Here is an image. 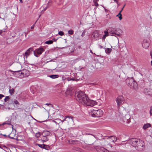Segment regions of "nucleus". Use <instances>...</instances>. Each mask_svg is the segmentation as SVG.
I'll return each mask as SVG.
<instances>
[{"mask_svg": "<svg viewBox=\"0 0 152 152\" xmlns=\"http://www.w3.org/2000/svg\"><path fill=\"white\" fill-rule=\"evenodd\" d=\"M77 99L79 103L84 105L93 106L96 104L97 102L91 100L85 93L82 91H79L76 94Z\"/></svg>", "mask_w": 152, "mask_h": 152, "instance_id": "1", "label": "nucleus"}, {"mask_svg": "<svg viewBox=\"0 0 152 152\" xmlns=\"http://www.w3.org/2000/svg\"><path fill=\"white\" fill-rule=\"evenodd\" d=\"M103 114V111L100 109H99L96 110H93L91 111V113H90L91 115L94 117H101L102 116Z\"/></svg>", "mask_w": 152, "mask_h": 152, "instance_id": "2", "label": "nucleus"}, {"mask_svg": "<svg viewBox=\"0 0 152 152\" xmlns=\"http://www.w3.org/2000/svg\"><path fill=\"white\" fill-rule=\"evenodd\" d=\"M50 132L47 130H45L42 133V137H41V140L43 142H45L48 141V136L50 135Z\"/></svg>", "mask_w": 152, "mask_h": 152, "instance_id": "3", "label": "nucleus"}, {"mask_svg": "<svg viewBox=\"0 0 152 152\" xmlns=\"http://www.w3.org/2000/svg\"><path fill=\"white\" fill-rule=\"evenodd\" d=\"M44 51V50L43 48H39L35 50L34 51V54L35 56L38 57L39 55H41Z\"/></svg>", "mask_w": 152, "mask_h": 152, "instance_id": "4", "label": "nucleus"}, {"mask_svg": "<svg viewBox=\"0 0 152 152\" xmlns=\"http://www.w3.org/2000/svg\"><path fill=\"white\" fill-rule=\"evenodd\" d=\"M124 98L122 96H118L116 100L117 105L118 106H120L124 102Z\"/></svg>", "mask_w": 152, "mask_h": 152, "instance_id": "5", "label": "nucleus"}, {"mask_svg": "<svg viewBox=\"0 0 152 152\" xmlns=\"http://www.w3.org/2000/svg\"><path fill=\"white\" fill-rule=\"evenodd\" d=\"M149 42L148 40L147 39H144L142 43V47L145 49H147L149 46Z\"/></svg>", "mask_w": 152, "mask_h": 152, "instance_id": "6", "label": "nucleus"}, {"mask_svg": "<svg viewBox=\"0 0 152 152\" xmlns=\"http://www.w3.org/2000/svg\"><path fill=\"white\" fill-rule=\"evenodd\" d=\"M64 120L67 122L68 124L72 123L73 122V117L70 116H66L64 118Z\"/></svg>", "mask_w": 152, "mask_h": 152, "instance_id": "7", "label": "nucleus"}, {"mask_svg": "<svg viewBox=\"0 0 152 152\" xmlns=\"http://www.w3.org/2000/svg\"><path fill=\"white\" fill-rule=\"evenodd\" d=\"M126 83L128 86L130 87H132L133 83V77L127 78L126 80Z\"/></svg>", "mask_w": 152, "mask_h": 152, "instance_id": "8", "label": "nucleus"}, {"mask_svg": "<svg viewBox=\"0 0 152 152\" xmlns=\"http://www.w3.org/2000/svg\"><path fill=\"white\" fill-rule=\"evenodd\" d=\"M144 146L143 143H138L137 144V145H136L135 148L139 151H142L144 150Z\"/></svg>", "mask_w": 152, "mask_h": 152, "instance_id": "9", "label": "nucleus"}, {"mask_svg": "<svg viewBox=\"0 0 152 152\" xmlns=\"http://www.w3.org/2000/svg\"><path fill=\"white\" fill-rule=\"evenodd\" d=\"M117 140V138L115 136H111L108 137L107 138V141L110 142H115Z\"/></svg>", "mask_w": 152, "mask_h": 152, "instance_id": "10", "label": "nucleus"}, {"mask_svg": "<svg viewBox=\"0 0 152 152\" xmlns=\"http://www.w3.org/2000/svg\"><path fill=\"white\" fill-rule=\"evenodd\" d=\"M21 72L23 75L24 77H28L29 75V72L28 70L26 69H23Z\"/></svg>", "mask_w": 152, "mask_h": 152, "instance_id": "11", "label": "nucleus"}, {"mask_svg": "<svg viewBox=\"0 0 152 152\" xmlns=\"http://www.w3.org/2000/svg\"><path fill=\"white\" fill-rule=\"evenodd\" d=\"M143 92L146 95L151 96L152 95V93L150 91V89L147 88H145L144 89Z\"/></svg>", "mask_w": 152, "mask_h": 152, "instance_id": "12", "label": "nucleus"}, {"mask_svg": "<svg viewBox=\"0 0 152 152\" xmlns=\"http://www.w3.org/2000/svg\"><path fill=\"white\" fill-rule=\"evenodd\" d=\"M20 71H18L15 72V76L16 77L20 78H22L24 77L21 72H19Z\"/></svg>", "mask_w": 152, "mask_h": 152, "instance_id": "13", "label": "nucleus"}, {"mask_svg": "<svg viewBox=\"0 0 152 152\" xmlns=\"http://www.w3.org/2000/svg\"><path fill=\"white\" fill-rule=\"evenodd\" d=\"M33 50V48H31L26 50L25 53V55L26 57L30 55Z\"/></svg>", "mask_w": 152, "mask_h": 152, "instance_id": "14", "label": "nucleus"}, {"mask_svg": "<svg viewBox=\"0 0 152 152\" xmlns=\"http://www.w3.org/2000/svg\"><path fill=\"white\" fill-rule=\"evenodd\" d=\"M109 33L110 34H114L118 36H120V34L117 33L116 30L113 28L111 29V31L109 32Z\"/></svg>", "mask_w": 152, "mask_h": 152, "instance_id": "15", "label": "nucleus"}, {"mask_svg": "<svg viewBox=\"0 0 152 152\" xmlns=\"http://www.w3.org/2000/svg\"><path fill=\"white\" fill-rule=\"evenodd\" d=\"M104 34L103 35L102 38V39L104 40L106 37L108 36L109 35L108 34V31H104Z\"/></svg>", "mask_w": 152, "mask_h": 152, "instance_id": "16", "label": "nucleus"}, {"mask_svg": "<svg viewBox=\"0 0 152 152\" xmlns=\"http://www.w3.org/2000/svg\"><path fill=\"white\" fill-rule=\"evenodd\" d=\"M151 124L149 123H147L145 124L143 126V129L145 130L147 128L150 127H151Z\"/></svg>", "mask_w": 152, "mask_h": 152, "instance_id": "17", "label": "nucleus"}, {"mask_svg": "<svg viewBox=\"0 0 152 152\" xmlns=\"http://www.w3.org/2000/svg\"><path fill=\"white\" fill-rule=\"evenodd\" d=\"M123 123L124 124H129L130 123V121L129 120L125 118H123Z\"/></svg>", "mask_w": 152, "mask_h": 152, "instance_id": "18", "label": "nucleus"}, {"mask_svg": "<svg viewBox=\"0 0 152 152\" xmlns=\"http://www.w3.org/2000/svg\"><path fill=\"white\" fill-rule=\"evenodd\" d=\"M104 49L105 50V53L108 54H109L110 53L112 50V49L109 48H104Z\"/></svg>", "mask_w": 152, "mask_h": 152, "instance_id": "19", "label": "nucleus"}, {"mask_svg": "<svg viewBox=\"0 0 152 152\" xmlns=\"http://www.w3.org/2000/svg\"><path fill=\"white\" fill-rule=\"evenodd\" d=\"M15 134L13 132H12L9 135V137L10 138L13 139L15 136Z\"/></svg>", "mask_w": 152, "mask_h": 152, "instance_id": "20", "label": "nucleus"}, {"mask_svg": "<svg viewBox=\"0 0 152 152\" xmlns=\"http://www.w3.org/2000/svg\"><path fill=\"white\" fill-rule=\"evenodd\" d=\"M134 89H137L138 88V85L136 82L134 80Z\"/></svg>", "mask_w": 152, "mask_h": 152, "instance_id": "21", "label": "nucleus"}, {"mask_svg": "<svg viewBox=\"0 0 152 152\" xmlns=\"http://www.w3.org/2000/svg\"><path fill=\"white\" fill-rule=\"evenodd\" d=\"M35 136L37 137H40L41 138V137H42V133L40 132H38L36 133Z\"/></svg>", "mask_w": 152, "mask_h": 152, "instance_id": "22", "label": "nucleus"}, {"mask_svg": "<svg viewBox=\"0 0 152 152\" xmlns=\"http://www.w3.org/2000/svg\"><path fill=\"white\" fill-rule=\"evenodd\" d=\"M92 36L94 38L97 37H98V33L96 31H94L92 34Z\"/></svg>", "mask_w": 152, "mask_h": 152, "instance_id": "23", "label": "nucleus"}, {"mask_svg": "<svg viewBox=\"0 0 152 152\" xmlns=\"http://www.w3.org/2000/svg\"><path fill=\"white\" fill-rule=\"evenodd\" d=\"M59 76L58 75H51L49 76V77L52 79H55L57 78Z\"/></svg>", "mask_w": 152, "mask_h": 152, "instance_id": "24", "label": "nucleus"}, {"mask_svg": "<svg viewBox=\"0 0 152 152\" xmlns=\"http://www.w3.org/2000/svg\"><path fill=\"white\" fill-rule=\"evenodd\" d=\"M50 148V147L49 145L44 144L43 145V148L45 149L46 150L49 149Z\"/></svg>", "mask_w": 152, "mask_h": 152, "instance_id": "25", "label": "nucleus"}, {"mask_svg": "<svg viewBox=\"0 0 152 152\" xmlns=\"http://www.w3.org/2000/svg\"><path fill=\"white\" fill-rule=\"evenodd\" d=\"M53 40H49L45 42V43L46 44H50L53 43Z\"/></svg>", "mask_w": 152, "mask_h": 152, "instance_id": "26", "label": "nucleus"}, {"mask_svg": "<svg viewBox=\"0 0 152 152\" xmlns=\"http://www.w3.org/2000/svg\"><path fill=\"white\" fill-rule=\"evenodd\" d=\"M14 89L13 88L9 89V93L11 94H14Z\"/></svg>", "mask_w": 152, "mask_h": 152, "instance_id": "27", "label": "nucleus"}, {"mask_svg": "<svg viewBox=\"0 0 152 152\" xmlns=\"http://www.w3.org/2000/svg\"><path fill=\"white\" fill-rule=\"evenodd\" d=\"M10 99V97L9 96H6L4 100L5 102H6L8 101H9Z\"/></svg>", "mask_w": 152, "mask_h": 152, "instance_id": "28", "label": "nucleus"}, {"mask_svg": "<svg viewBox=\"0 0 152 152\" xmlns=\"http://www.w3.org/2000/svg\"><path fill=\"white\" fill-rule=\"evenodd\" d=\"M13 103L16 105H19L20 104L19 102L16 99H15L14 100Z\"/></svg>", "mask_w": 152, "mask_h": 152, "instance_id": "29", "label": "nucleus"}, {"mask_svg": "<svg viewBox=\"0 0 152 152\" xmlns=\"http://www.w3.org/2000/svg\"><path fill=\"white\" fill-rule=\"evenodd\" d=\"M4 124L11 125V123L9 121H6L2 124V125H3Z\"/></svg>", "mask_w": 152, "mask_h": 152, "instance_id": "30", "label": "nucleus"}, {"mask_svg": "<svg viewBox=\"0 0 152 152\" xmlns=\"http://www.w3.org/2000/svg\"><path fill=\"white\" fill-rule=\"evenodd\" d=\"M118 15H119V16L118 17V18H119V20H121L122 18V15L121 14V11L119 12L118 13Z\"/></svg>", "mask_w": 152, "mask_h": 152, "instance_id": "31", "label": "nucleus"}, {"mask_svg": "<svg viewBox=\"0 0 152 152\" xmlns=\"http://www.w3.org/2000/svg\"><path fill=\"white\" fill-rule=\"evenodd\" d=\"M100 152H109V151L105 148H103V149Z\"/></svg>", "mask_w": 152, "mask_h": 152, "instance_id": "32", "label": "nucleus"}, {"mask_svg": "<svg viewBox=\"0 0 152 152\" xmlns=\"http://www.w3.org/2000/svg\"><path fill=\"white\" fill-rule=\"evenodd\" d=\"M149 113L150 116H152V106L150 107V110L149 111Z\"/></svg>", "mask_w": 152, "mask_h": 152, "instance_id": "33", "label": "nucleus"}, {"mask_svg": "<svg viewBox=\"0 0 152 152\" xmlns=\"http://www.w3.org/2000/svg\"><path fill=\"white\" fill-rule=\"evenodd\" d=\"M70 90H69V89H68L65 92V94L66 95H68V94H69L71 95V94L70 93Z\"/></svg>", "mask_w": 152, "mask_h": 152, "instance_id": "34", "label": "nucleus"}, {"mask_svg": "<svg viewBox=\"0 0 152 152\" xmlns=\"http://www.w3.org/2000/svg\"><path fill=\"white\" fill-rule=\"evenodd\" d=\"M74 31L72 30H69L68 31V33L72 35L73 34Z\"/></svg>", "mask_w": 152, "mask_h": 152, "instance_id": "35", "label": "nucleus"}, {"mask_svg": "<svg viewBox=\"0 0 152 152\" xmlns=\"http://www.w3.org/2000/svg\"><path fill=\"white\" fill-rule=\"evenodd\" d=\"M0 148L1 149L6 148H7V147L6 146L4 145H0Z\"/></svg>", "mask_w": 152, "mask_h": 152, "instance_id": "36", "label": "nucleus"}, {"mask_svg": "<svg viewBox=\"0 0 152 152\" xmlns=\"http://www.w3.org/2000/svg\"><path fill=\"white\" fill-rule=\"evenodd\" d=\"M58 34L61 36H62L64 35V33L62 31H61L58 32Z\"/></svg>", "mask_w": 152, "mask_h": 152, "instance_id": "37", "label": "nucleus"}, {"mask_svg": "<svg viewBox=\"0 0 152 152\" xmlns=\"http://www.w3.org/2000/svg\"><path fill=\"white\" fill-rule=\"evenodd\" d=\"M13 102H12V100L10 99L9 100L8 102V103L9 104H11L13 103Z\"/></svg>", "mask_w": 152, "mask_h": 152, "instance_id": "38", "label": "nucleus"}, {"mask_svg": "<svg viewBox=\"0 0 152 152\" xmlns=\"http://www.w3.org/2000/svg\"><path fill=\"white\" fill-rule=\"evenodd\" d=\"M37 145L40 147L41 148H43V145H44V144H37Z\"/></svg>", "mask_w": 152, "mask_h": 152, "instance_id": "39", "label": "nucleus"}, {"mask_svg": "<svg viewBox=\"0 0 152 152\" xmlns=\"http://www.w3.org/2000/svg\"><path fill=\"white\" fill-rule=\"evenodd\" d=\"M37 21L35 22V23L34 24H33L31 27V29H33L34 28V27L35 26V24L37 22Z\"/></svg>", "mask_w": 152, "mask_h": 152, "instance_id": "40", "label": "nucleus"}, {"mask_svg": "<svg viewBox=\"0 0 152 152\" xmlns=\"http://www.w3.org/2000/svg\"><path fill=\"white\" fill-rule=\"evenodd\" d=\"M94 5L96 7H98L99 6V4L97 3V2H94Z\"/></svg>", "mask_w": 152, "mask_h": 152, "instance_id": "41", "label": "nucleus"}, {"mask_svg": "<svg viewBox=\"0 0 152 152\" xmlns=\"http://www.w3.org/2000/svg\"><path fill=\"white\" fill-rule=\"evenodd\" d=\"M4 96V95L3 94H0V99H1L2 97Z\"/></svg>", "mask_w": 152, "mask_h": 152, "instance_id": "42", "label": "nucleus"}, {"mask_svg": "<svg viewBox=\"0 0 152 152\" xmlns=\"http://www.w3.org/2000/svg\"><path fill=\"white\" fill-rule=\"evenodd\" d=\"M60 121H61L62 122V124H63V122L64 121H65V120H64V119L63 120H61V119H59Z\"/></svg>", "mask_w": 152, "mask_h": 152, "instance_id": "43", "label": "nucleus"}, {"mask_svg": "<svg viewBox=\"0 0 152 152\" xmlns=\"http://www.w3.org/2000/svg\"><path fill=\"white\" fill-rule=\"evenodd\" d=\"M99 48H103V47L102 46L100 45H99Z\"/></svg>", "mask_w": 152, "mask_h": 152, "instance_id": "44", "label": "nucleus"}, {"mask_svg": "<svg viewBox=\"0 0 152 152\" xmlns=\"http://www.w3.org/2000/svg\"><path fill=\"white\" fill-rule=\"evenodd\" d=\"M150 55L151 56V57L152 58V50L150 52Z\"/></svg>", "mask_w": 152, "mask_h": 152, "instance_id": "45", "label": "nucleus"}, {"mask_svg": "<svg viewBox=\"0 0 152 152\" xmlns=\"http://www.w3.org/2000/svg\"><path fill=\"white\" fill-rule=\"evenodd\" d=\"M115 2H116L117 4H118V2L117 0H113Z\"/></svg>", "mask_w": 152, "mask_h": 152, "instance_id": "46", "label": "nucleus"}, {"mask_svg": "<svg viewBox=\"0 0 152 152\" xmlns=\"http://www.w3.org/2000/svg\"><path fill=\"white\" fill-rule=\"evenodd\" d=\"M45 105H47L48 106H49V105H51V104H49V103H46L45 104Z\"/></svg>", "mask_w": 152, "mask_h": 152, "instance_id": "47", "label": "nucleus"}, {"mask_svg": "<svg viewBox=\"0 0 152 152\" xmlns=\"http://www.w3.org/2000/svg\"><path fill=\"white\" fill-rule=\"evenodd\" d=\"M124 6H125V5L122 8V9H121V10L120 11H121V12H122V10H123V9L124 8Z\"/></svg>", "mask_w": 152, "mask_h": 152, "instance_id": "48", "label": "nucleus"}, {"mask_svg": "<svg viewBox=\"0 0 152 152\" xmlns=\"http://www.w3.org/2000/svg\"><path fill=\"white\" fill-rule=\"evenodd\" d=\"M99 1V0H93V2H95V1L97 2Z\"/></svg>", "mask_w": 152, "mask_h": 152, "instance_id": "49", "label": "nucleus"}, {"mask_svg": "<svg viewBox=\"0 0 152 152\" xmlns=\"http://www.w3.org/2000/svg\"><path fill=\"white\" fill-rule=\"evenodd\" d=\"M3 31L2 30H0V34L2 33V31Z\"/></svg>", "mask_w": 152, "mask_h": 152, "instance_id": "50", "label": "nucleus"}, {"mask_svg": "<svg viewBox=\"0 0 152 152\" xmlns=\"http://www.w3.org/2000/svg\"><path fill=\"white\" fill-rule=\"evenodd\" d=\"M90 53H92V54L93 53L92 51L91 50H90Z\"/></svg>", "mask_w": 152, "mask_h": 152, "instance_id": "51", "label": "nucleus"}, {"mask_svg": "<svg viewBox=\"0 0 152 152\" xmlns=\"http://www.w3.org/2000/svg\"><path fill=\"white\" fill-rule=\"evenodd\" d=\"M134 142H137L138 141H137L135 140L134 141Z\"/></svg>", "mask_w": 152, "mask_h": 152, "instance_id": "52", "label": "nucleus"}, {"mask_svg": "<svg viewBox=\"0 0 152 152\" xmlns=\"http://www.w3.org/2000/svg\"><path fill=\"white\" fill-rule=\"evenodd\" d=\"M119 15H118H118H116V16H117V17H119Z\"/></svg>", "mask_w": 152, "mask_h": 152, "instance_id": "53", "label": "nucleus"}, {"mask_svg": "<svg viewBox=\"0 0 152 152\" xmlns=\"http://www.w3.org/2000/svg\"><path fill=\"white\" fill-rule=\"evenodd\" d=\"M47 8H46H46L45 9V10H44V11H45L47 9Z\"/></svg>", "mask_w": 152, "mask_h": 152, "instance_id": "54", "label": "nucleus"}, {"mask_svg": "<svg viewBox=\"0 0 152 152\" xmlns=\"http://www.w3.org/2000/svg\"><path fill=\"white\" fill-rule=\"evenodd\" d=\"M151 65L152 66V61H151Z\"/></svg>", "mask_w": 152, "mask_h": 152, "instance_id": "55", "label": "nucleus"}, {"mask_svg": "<svg viewBox=\"0 0 152 152\" xmlns=\"http://www.w3.org/2000/svg\"><path fill=\"white\" fill-rule=\"evenodd\" d=\"M20 2H22V0H20Z\"/></svg>", "mask_w": 152, "mask_h": 152, "instance_id": "56", "label": "nucleus"}, {"mask_svg": "<svg viewBox=\"0 0 152 152\" xmlns=\"http://www.w3.org/2000/svg\"><path fill=\"white\" fill-rule=\"evenodd\" d=\"M90 134H88V135ZM91 135H93V136L94 137V135H93L92 134H91Z\"/></svg>", "mask_w": 152, "mask_h": 152, "instance_id": "57", "label": "nucleus"}, {"mask_svg": "<svg viewBox=\"0 0 152 152\" xmlns=\"http://www.w3.org/2000/svg\"><path fill=\"white\" fill-rule=\"evenodd\" d=\"M40 16H41V15H40L39 16V18L40 17Z\"/></svg>", "mask_w": 152, "mask_h": 152, "instance_id": "58", "label": "nucleus"}, {"mask_svg": "<svg viewBox=\"0 0 152 152\" xmlns=\"http://www.w3.org/2000/svg\"><path fill=\"white\" fill-rule=\"evenodd\" d=\"M64 40H65V42H66V39H64Z\"/></svg>", "mask_w": 152, "mask_h": 152, "instance_id": "59", "label": "nucleus"}, {"mask_svg": "<svg viewBox=\"0 0 152 152\" xmlns=\"http://www.w3.org/2000/svg\"><path fill=\"white\" fill-rule=\"evenodd\" d=\"M54 40L55 41H56V40L55 39H54Z\"/></svg>", "mask_w": 152, "mask_h": 152, "instance_id": "60", "label": "nucleus"}, {"mask_svg": "<svg viewBox=\"0 0 152 152\" xmlns=\"http://www.w3.org/2000/svg\"><path fill=\"white\" fill-rule=\"evenodd\" d=\"M49 61H47L46 63H48Z\"/></svg>", "mask_w": 152, "mask_h": 152, "instance_id": "61", "label": "nucleus"}, {"mask_svg": "<svg viewBox=\"0 0 152 152\" xmlns=\"http://www.w3.org/2000/svg\"><path fill=\"white\" fill-rule=\"evenodd\" d=\"M0 152H1V151H0Z\"/></svg>", "mask_w": 152, "mask_h": 152, "instance_id": "62", "label": "nucleus"}, {"mask_svg": "<svg viewBox=\"0 0 152 152\" xmlns=\"http://www.w3.org/2000/svg\"><path fill=\"white\" fill-rule=\"evenodd\" d=\"M1 125L0 124V126Z\"/></svg>", "mask_w": 152, "mask_h": 152, "instance_id": "63", "label": "nucleus"}]
</instances>
